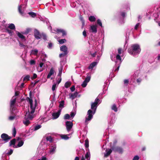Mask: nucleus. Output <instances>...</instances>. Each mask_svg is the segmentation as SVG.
<instances>
[{
    "instance_id": "f257e3e1",
    "label": "nucleus",
    "mask_w": 160,
    "mask_h": 160,
    "mask_svg": "<svg viewBox=\"0 0 160 160\" xmlns=\"http://www.w3.org/2000/svg\"><path fill=\"white\" fill-rule=\"evenodd\" d=\"M27 100L29 102L30 108H28V111L26 112L24 120H23V123L26 126H28L30 123V120H32L34 117V113L35 112L37 104L36 100L34 104H33V101L31 98H28Z\"/></svg>"
},
{
    "instance_id": "f03ea898",
    "label": "nucleus",
    "mask_w": 160,
    "mask_h": 160,
    "mask_svg": "<svg viewBox=\"0 0 160 160\" xmlns=\"http://www.w3.org/2000/svg\"><path fill=\"white\" fill-rule=\"evenodd\" d=\"M100 101L99 99L97 98L94 102L91 103V109L88 111L87 116L85 117L86 124H88L93 118V116L96 112L98 106L101 103V102H99Z\"/></svg>"
},
{
    "instance_id": "7ed1b4c3",
    "label": "nucleus",
    "mask_w": 160,
    "mask_h": 160,
    "mask_svg": "<svg viewBox=\"0 0 160 160\" xmlns=\"http://www.w3.org/2000/svg\"><path fill=\"white\" fill-rule=\"evenodd\" d=\"M141 50L140 45L138 44H135L131 45V48L128 49V51L133 56L137 57L140 53Z\"/></svg>"
},
{
    "instance_id": "20e7f679",
    "label": "nucleus",
    "mask_w": 160,
    "mask_h": 160,
    "mask_svg": "<svg viewBox=\"0 0 160 160\" xmlns=\"http://www.w3.org/2000/svg\"><path fill=\"white\" fill-rule=\"evenodd\" d=\"M111 58L112 61H115L116 66L117 67V68L115 69L114 71L115 72L118 71L119 69L120 64L122 61L120 56L119 54H118L116 56L115 54H113L111 55Z\"/></svg>"
},
{
    "instance_id": "39448f33",
    "label": "nucleus",
    "mask_w": 160,
    "mask_h": 160,
    "mask_svg": "<svg viewBox=\"0 0 160 160\" xmlns=\"http://www.w3.org/2000/svg\"><path fill=\"white\" fill-rule=\"evenodd\" d=\"M53 138L51 136H47L46 139H43L41 142L39 147L43 150H46L48 146V141L52 142L53 141Z\"/></svg>"
},
{
    "instance_id": "423d86ee",
    "label": "nucleus",
    "mask_w": 160,
    "mask_h": 160,
    "mask_svg": "<svg viewBox=\"0 0 160 160\" xmlns=\"http://www.w3.org/2000/svg\"><path fill=\"white\" fill-rule=\"evenodd\" d=\"M85 146L86 148H87L86 149V151H88L85 155V158L87 159V160H90V153L89 149L88 148L89 147V142L88 140H85Z\"/></svg>"
},
{
    "instance_id": "0eeeda50",
    "label": "nucleus",
    "mask_w": 160,
    "mask_h": 160,
    "mask_svg": "<svg viewBox=\"0 0 160 160\" xmlns=\"http://www.w3.org/2000/svg\"><path fill=\"white\" fill-rule=\"evenodd\" d=\"M56 148L57 145L56 144L52 143L50 145L48 153L50 155H52L54 154L56 151Z\"/></svg>"
},
{
    "instance_id": "6e6552de",
    "label": "nucleus",
    "mask_w": 160,
    "mask_h": 160,
    "mask_svg": "<svg viewBox=\"0 0 160 160\" xmlns=\"http://www.w3.org/2000/svg\"><path fill=\"white\" fill-rule=\"evenodd\" d=\"M16 97L14 96H13L10 101V109L12 110V111H13L15 109V103L16 102Z\"/></svg>"
},
{
    "instance_id": "1a4fd4ad",
    "label": "nucleus",
    "mask_w": 160,
    "mask_h": 160,
    "mask_svg": "<svg viewBox=\"0 0 160 160\" xmlns=\"http://www.w3.org/2000/svg\"><path fill=\"white\" fill-rule=\"evenodd\" d=\"M1 138L2 139H0V142L4 141L5 142H7L11 139V137L6 133L2 134L1 135Z\"/></svg>"
},
{
    "instance_id": "9d476101",
    "label": "nucleus",
    "mask_w": 160,
    "mask_h": 160,
    "mask_svg": "<svg viewBox=\"0 0 160 160\" xmlns=\"http://www.w3.org/2000/svg\"><path fill=\"white\" fill-rule=\"evenodd\" d=\"M73 125L72 122L71 121H68L66 122V126L68 132H69L72 131Z\"/></svg>"
},
{
    "instance_id": "9b49d317",
    "label": "nucleus",
    "mask_w": 160,
    "mask_h": 160,
    "mask_svg": "<svg viewBox=\"0 0 160 160\" xmlns=\"http://www.w3.org/2000/svg\"><path fill=\"white\" fill-rule=\"evenodd\" d=\"M16 33L18 36V37L21 39L22 42L24 43H26V39L22 33L18 31H16Z\"/></svg>"
},
{
    "instance_id": "f8f14e48",
    "label": "nucleus",
    "mask_w": 160,
    "mask_h": 160,
    "mask_svg": "<svg viewBox=\"0 0 160 160\" xmlns=\"http://www.w3.org/2000/svg\"><path fill=\"white\" fill-rule=\"evenodd\" d=\"M112 149L114 152H118L121 153H122L123 151L122 148L119 147H112Z\"/></svg>"
},
{
    "instance_id": "ddd939ff",
    "label": "nucleus",
    "mask_w": 160,
    "mask_h": 160,
    "mask_svg": "<svg viewBox=\"0 0 160 160\" xmlns=\"http://www.w3.org/2000/svg\"><path fill=\"white\" fill-rule=\"evenodd\" d=\"M34 35L35 38L37 39H40L41 38V35L39 31L36 29L34 30Z\"/></svg>"
},
{
    "instance_id": "4468645a",
    "label": "nucleus",
    "mask_w": 160,
    "mask_h": 160,
    "mask_svg": "<svg viewBox=\"0 0 160 160\" xmlns=\"http://www.w3.org/2000/svg\"><path fill=\"white\" fill-rule=\"evenodd\" d=\"M97 25L96 24L90 26V30L93 33H96L97 32Z\"/></svg>"
},
{
    "instance_id": "2eb2a0df",
    "label": "nucleus",
    "mask_w": 160,
    "mask_h": 160,
    "mask_svg": "<svg viewBox=\"0 0 160 160\" xmlns=\"http://www.w3.org/2000/svg\"><path fill=\"white\" fill-rule=\"evenodd\" d=\"M61 112V110H59L57 112L53 113L52 114V118L53 119H56L57 118L59 117Z\"/></svg>"
},
{
    "instance_id": "dca6fc26",
    "label": "nucleus",
    "mask_w": 160,
    "mask_h": 160,
    "mask_svg": "<svg viewBox=\"0 0 160 160\" xmlns=\"http://www.w3.org/2000/svg\"><path fill=\"white\" fill-rule=\"evenodd\" d=\"M23 6V5H19L18 7V10L19 13L22 16H25V13L24 12V10L23 8L22 10V6Z\"/></svg>"
},
{
    "instance_id": "f3484780",
    "label": "nucleus",
    "mask_w": 160,
    "mask_h": 160,
    "mask_svg": "<svg viewBox=\"0 0 160 160\" xmlns=\"http://www.w3.org/2000/svg\"><path fill=\"white\" fill-rule=\"evenodd\" d=\"M54 73L56 74V72L54 70V69L53 68H51L50 71L47 76V78H50L51 76L54 75Z\"/></svg>"
},
{
    "instance_id": "a211bd4d",
    "label": "nucleus",
    "mask_w": 160,
    "mask_h": 160,
    "mask_svg": "<svg viewBox=\"0 0 160 160\" xmlns=\"http://www.w3.org/2000/svg\"><path fill=\"white\" fill-rule=\"evenodd\" d=\"M56 32L58 33H62V36H64L66 35V31L62 29H56Z\"/></svg>"
},
{
    "instance_id": "6ab92c4d",
    "label": "nucleus",
    "mask_w": 160,
    "mask_h": 160,
    "mask_svg": "<svg viewBox=\"0 0 160 160\" xmlns=\"http://www.w3.org/2000/svg\"><path fill=\"white\" fill-rule=\"evenodd\" d=\"M78 92H76L73 93H71L69 94V98L72 100H73L77 97Z\"/></svg>"
},
{
    "instance_id": "aec40b11",
    "label": "nucleus",
    "mask_w": 160,
    "mask_h": 160,
    "mask_svg": "<svg viewBox=\"0 0 160 160\" xmlns=\"http://www.w3.org/2000/svg\"><path fill=\"white\" fill-rule=\"evenodd\" d=\"M98 62H92L91 63L88 69H89L92 70L94 67L96 66L98 64Z\"/></svg>"
},
{
    "instance_id": "412c9836",
    "label": "nucleus",
    "mask_w": 160,
    "mask_h": 160,
    "mask_svg": "<svg viewBox=\"0 0 160 160\" xmlns=\"http://www.w3.org/2000/svg\"><path fill=\"white\" fill-rule=\"evenodd\" d=\"M60 50L63 52L68 53V48L65 45H63L60 47Z\"/></svg>"
},
{
    "instance_id": "4be33fe9",
    "label": "nucleus",
    "mask_w": 160,
    "mask_h": 160,
    "mask_svg": "<svg viewBox=\"0 0 160 160\" xmlns=\"http://www.w3.org/2000/svg\"><path fill=\"white\" fill-rule=\"evenodd\" d=\"M112 149H106V152L104 153V156L105 157H107L112 152Z\"/></svg>"
},
{
    "instance_id": "5701e85b",
    "label": "nucleus",
    "mask_w": 160,
    "mask_h": 160,
    "mask_svg": "<svg viewBox=\"0 0 160 160\" xmlns=\"http://www.w3.org/2000/svg\"><path fill=\"white\" fill-rule=\"evenodd\" d=\"M23 143H24V141H23L21 140V141H20L18 142L17 146H13V147L15 148L20 147L22 146L23 145Z\"/></svg>"
},
{
    "instance_id": "b1692460",
    "label": "nucleus",
    "mask_w": 160,
    "mask_h": 160,
    "mask_svg": "<svg viewBox=\"0 0 160 160\" xmlns=\"http://www.w3.org/2000/svg\"><path fill=\"white\" fill-rule=\"evenodd\" d=\"M38 50L37 49H34V50H32L31 51V54L32 55L37 56L38 57Z\"/></svg>"
},
{
    "instance_id": "393cba45",
    "label": "nucleus",
    "mask_w": 160,
    "mask_h": 160,
    "mask_svg": "<svg viewBox=\"0 0 160 160\" xmlns=\"http://www.w3.org/2000/svg\"><path fill=\"white\" fill-rule=\"evenodd\" d=\"M64 100H62L59 102V108H61L60 110H62V109L64 108Z\"/></svg>"
},
{
    "instance_id": "a878e982",
    "label": "nucleus",
    "mask_w": 160,
    "mask_h": 160,
    "mask_svg": "<svg viewBox=\"0 0 160 160\" xmlns=\"http://www.w3.org/2000/svg\"><path fill=\"white\" fill-rule=\"evenodd\" d=\"M111 108L112 110L114 111L115 112L118 111V108L117 106L115 104H113L111 107Z\"/></svg>"
},
{
    "instance_id": "bb28decb",
    "label": "nucleus",
    "mask_w": 160,
    "mask_h": 160,
    "mask_svg": "<svg viewBox=\"0 0 160 160\" xmlns=\"http://www.w3.org/2000/svg\"><path fill=\"white\" fill-rule=\"evenodd\" d=\"M13 152V150H12V149L9 150H8V151L6 152H5L6 153H4L3 154V156H2V157H3V155H4L5 154L6 155L7 154L8 155H10Z\"/></svg>"
},
{
    "instance_id": "cd10ccee",
    "label": "nucleus",
    "mask_w": 160,
    "mask_h": 160,
    "mask_svg": "<svg viewBox=\"0 0 160 160\" xmlns=\"http://www.w3.org/2000/svg\"><path fill=\"white\" fill-rule=\"evenodd\" d=\"M62 70H63L62 66H60V68L58 69L59 73L58 75V76H59V77H61Z\"/></svg>"
},
{
    "instance_id": "c85d7f7f",
    "label": "nucleus",
    "mask_w": 160,
    "mask_h": 160,
    "mask_svg": "<svg viewBox=\"0 0 160 160\" xmlns=\"http://www.w3.org/2000/svg\"><path fill=\"white\" fill-rule=\"evenodd\" d=\"M70 134H68L67 135H62L61 136V138L62 139H64V140H68L69 139V138L68 136H70Z\"/></svg>"
},
{
    "instance_id": "c756f323",
    "label": "nucleus",
    "mask_w": 160,
    "mask_h": 160,
    "mask_svg": "<svg viewBox=\"0 0 160 160\" xmlns=\"http://www.w3.org/2000/svg\"><path fill=\"white\" fill-rule=\"evenodd\" d=\"M8 28L12 30H15V26L13 23L10 24L8 25Z\"/></svg>"
},
{
    "instance_id": "7c9ffc66",
    "label": "nucleus",
    "mask_w": 160,
    "mask_h": 160,
    "mask_svg": "<svg viewBox=\"0 0 160 160\" xmlns=\"http://www.w3.org/2000/svg\"><path fill=\"white\" fill-rule=\"evenodd\" d=\"M91 76L89 74H88L87 75V77L86 78L85 80H84L85 82L88 83L90 80Z\"/></svg>"
},
{
    "instance_id": "2f4dec72",
    "label": "nucleus",
    "mask_w": 160,
    "mask_h": 160,
    "mask_svg": "<svg viewBox=\"0 0 160 160\" xmlns=\"http://www.w3.org/2000/svg\"><path fill=\"white\" fill-rule=\"evenodd\" d=\"M18 42L19 45L20 47H22L24 48H25L26 47H28L27 45H25L23 44L22 43L21 41L20 42L19 40H18Z\"/></svg>"
},
{
    "instance_id": "473e14b6",
    "label": "nucleus",
    "mask_w": 160,
    "mask_h": 160,
    "mask_svg": "<svg viewBox=\"0 0 160 160\" xmlns=\"http://www.w3.org/2000/svg\"><path fill=\"white\" fill-rule=\"evenodd\" d=\"M89 20L91 22H93L95 21L96 18L93 16H90L89 17Z\"/></svg>"
},
{
    "instance_id": "72a5a7b5",
    "label": "nucleus",
    "mask_w": 160,
    "mask_h": 160,
    "mask_svg": "<svg viewBox=\"0 0 160 160\" xmlns=\"http://www.w3.org/2000/svg\"><path fill=\"white\" fill-rule=\"evenodd\" d=\"M30 76L29 75H27L23 78V81H27L30 80Z\"/></svg>"
},
{
    "instance_id": "f704fd0d",
    "label": "nucleus",
    "mask_w": 160,
    "mask_h": 160,
    "mask_svg": "<svg viewBox=\"0 0 160 160\" xmlns=\"http://www.w3.org/2000/svg\"><path fill=\"white\" fill-rule=\"evenodd\" d=\"M16 142V139H13L12 140H11L10 142H9V145L10 146H11L12 145H13L15 146V143Z\"/></svg>"
},
{
    "instance_id": "c9c22d12",
    "label": "nucleus",
    "mask_w": 160,
    "mask_h": 160,
    "mask_svg": "<svg viewBox=\"0 0 160 160\" xmlns=\"http://www.w3.org/2000/svg\"><path fill=\"white\" fill-rule=\"evenodd\" d=\"M16 130L15 127L13 128L12 130V134L14 137H15L16 136Z\"/></svg>"
},
{
    "instance_id": "e433bc0d",
    "label": "nucleus",
    "mask_w": 160,
    "mask_h": 160,
    "mask_svg": "<svg viewBox=\"0 0 160 160\" xmlns=\"http://www.w3.org/2000/svg\"><path fill=\"white\" fill-rule=\"evenodd\" d=\"M28 14L32 18H34L36 16V14L33 12H29Z\"/></svg>"
},
{
    "instance_id": "4c0bfd02",
    "label": "nucleus",
    "mask_w": 160,
    "mask_h": 160,
    "mask_svg": "<svg viewBox=\"0 0 160 160\" xmlns=\"http://www.w3.org/2000/svg\"><path fill=\"white\" fill-rule=\"evenodd\" d=\"M41 128V126L40 125H37L34 127V131H36Z\"/></svg>"
},
{
    "instance_id": "58836bf2",
    "label": "nucleus",
    "mask_w": 160,
    "mask_h": 160,
    "mask_svg": "<svg viewBox=\"0 0 160 160\" xmlns=\"http://www.w3.org/2000/svg\"><path fill=\"white\" fill-rule=\"evenodd\" d=\"M6 31L10 34V36H12L13 32L12 31L8 29H6Z\"/></svg>"
},
{
    "instance_id": "ea45409f",
    "label": "nucleus",
    "mask_w": 160,
    "mask_h": 160,
    "mask_svg": "<svg viewBox=\"0 0 160 160\" xmlns=\"http://www.w3.org/2000/svg\"><path fill=\"white\" fill-rule=\"evenodd\" d=\"M66 62V60H62L60 61L61 66H63L65 64Z\"/></svg>"
},
{
    "instance_id": "a19ab883",
    "label": "nucleus",
    "mask_w": 160,
    "mask_h": 160,
    "mask_svg": "<svg viewBox=\"0 0 160 160\" xmlns=\"http://www.w3.org/2000/svg\"><path fill=\"white\" fill-rule=\"evenodd\" d=\"M71 85V83L70 82H66L65 84V87L66 88H68Z\"/></svg>"
},
{
    "instance_id": "79ce46f5",
    "label": "nucleus",
    "mask_w": 160,
    "mask_h": 160,
    "mask_svg": "<svg viewBox=\"0 0 160 160\" xmlns=\"http://www.w3.org/2000/svg\"><path fill=\"white\" fill-rule=\"evenodd\" d=\"M129 80L128 79H125L124 80V84L125 86H127L128 84L129 83Z\"/></svg>"
},
{
    "instance_id": "37998d69",
    "label": "nucleus",
    "mask_w": 160,
    "mask_h": 160,
    "mask_svg": "<svg viewBox=\"0 0 160 160\" xmlns=\"http://www.w3.org/2000/svg\"><path fill=\"white\" fill-rule=\"evenodd\" d=\"M97 22L98 24L101 27H102V24L101 20L99 19H98L97 20Z\"/></svg>"
},
{
    "instance_id": "c03bdc74",
    "label": "nucleus",
    "mask_w": 160,
    "mask_h": 160,
    "mask_svg": "<svg viewBox=\"0 0 160 160\" xmlns=\"http://www.w3.org/2000/svg\"><path fill=\"white\" fill-rule=\"evenodd\" d=\"M66 41V40L65 39H61L58 41L59 42L60 44H63Z\"/></svg>"
},
{
    "instance_id": "a18cd8bd",
    "label": "nucleus",
    "mask_w": 160,
    "mask_h": 160,
    "mask_svg": "<svg viewBox=\"0 0 160 160\" xmlns=\"http://www.w3.org/2000/svg\"><path fill=\"white\" fill-rule=\"evenodd\" d=\"M29 63L30 65H34L35 64L36 62L35 60H31L29 61Z\"/></svg>"
},
{
    "instance_id": "49530a36",
    "label": "nucleus",
    "mask_w": 160,
    "mask_h": 160,
    "mask_svg": "<svg viewBox=\"0 0 160 160\" xmlns=\"http://www.w3.org/2000/svg\"><path fill=\"white\" fill-rule=\"evenodd\" d=\"M68 53L63 52V53H61L59 54V56L60 58L62 57H64L68 54Z\"/></svg>"
},
{
    "instance_id": "de8ad7c7",
    "label": "nucleus",
    "mask_w": 160,
    "mask_h": 160,
    "mask_svg": "<svg viewBox=\"0 0 160 160\" xmlns=\"http://www.w3.org/2000/svg\"><path fill=\"white\" fill-rule=\"evenodd\" d=\"M52 42H50L48 43V45L47 47L48 48L51 49L52 48Z\"/></svg>"
},
{
    "instance_id": "09e8293b",
    "label": "nucleus",
    "mask_w": 160,
    "mask_h": 160,
    "mask_svg": "<svg viewBox=\"0 0 160 160\" xmlns=\"http://www.w3.org/2000/svg\"><path fill=\"white\" fill-rule=\"evenodd\" d=\"M80 19L82 23V26H84L85 25V21L83 17H80Z\"/></svg>"
},
{
    "instance_id": "8fccbe9b",
    "label": "nucleus",
    "mask_w": 160,
    "mask_h": 160,
    "mask_svg": "<svg viewBox=\"0 0 160 160\" xmlns=\"http://www.w3.org/2000/svg\"><path fill=\"white\" fill-rule=\"evenodd\" d=\"M70 118V115L69 114H66L64 116V119H69Z\"/></svg>"
},
{
    "instance_id": "3c124183",
    "label": "nucleus",
    "mask_w": 160,
    "mask_h": 160,
    "mask_svg": "<svg viewBox=\"0 0 160 160\" xmlns=\"http://www.w3.org/2000/svg\"><path fill=\"white\" fill-rule=\"evenodd\" d=\"M87 83H88L87 82H85L84 81L82 84V86L83 88L85 87L86 86Z\"/></svg>"
},
{
    "instance_id": "603ef678",
    "label": "nucleus",
    "mask_w": 160,
    "mask_h": 160,
    "mask_svg": "<svg viewBox=\"0 0 160 160\" xmlns=\"http://www.w3.org/2000/svg\"><path fill=\"white\" fill-rule=\"evenodd\" d=\"M120 15L122 16L123 18H124L126 16V13L124 12H120Z\"/></svg>"
},
{
    "instance_id": "864d4df0",
    "label": "nucleus",
    "mask_w": 160,
    "mask_h": 160,
    "mask_svg": "<svg viewBox=\"0 0 160 160\" xmlns=\"http://www.w3.org/2000/svg\"><path fill=\"white\" fill-rule=\"evenodd\" d=\"M43 54V55L45 57V58L47 57V55L46 54H45L44 52L43 51H41L39 52V54Z\"/></svg>"
},
{
    "instance_id": "5fc2aeb1",
    "label": "nucleus",
    "mask_w": 160,
    "mask_h": 160,
    "mask_svg": "<svg viewBox=\"0 0 160 160\" xmlns=\"http://www.w3.org/2000/svg\"><path fill=\"white\" fill-rule=\"evenodd\" d=\"M15 118V116H10L9 117L8 119L10 121L13 120Z\"/></svg>"
},
{
    "instance_id": "6e6d98bb",
    "label": "nucleus",
    "mask_w": 160,
    "mask_h": 160,
    "mask_svg": "<svg viewBox=\"0 0 160 160\" xmlns=\"http://www.w3.org/2000/svg\"><path fill=\"white\" fill-rule=\"evenodd\" d=\"M140 26V23H137L135 26L134 29L135 30H137Z\"/></svg>"
},
{
    "instance_id": "4d7b16f0",
    "label": "nucleus",
    "mask_w": 160,
    "mask_h": 160,
    "mask_svg": "<svg viewBox=\"0 0 160 160\" xmlns=\"http://www.w3.org/2000/svg\"><path fill=\"white\" fill-rule=\"evenodd\" d=\"M139 157L138 155L135 156L133 158L132 160H138Z\"/></svg>"
},
{
    "instance_id": "13d9d810",
    "label": "nucleus",
    "mask_w": 160,
    "mask_h": 160,
    "mask_svg": "<svg viewBox=\"0 0 160 160\" xmlns=\"http://www.w3.org/2000/svg\"><path fill=\"white\" fill-rule=\"evenodd\" d=\"M56 87V84L54 83L52 87V90L53 91H54L55 90Z\"/></svg>"
},
{
    "instance_id": "bf43d9fd",
    "label": "nucleus",
    "mask_w": 160,
    "mask_h": 160,
    "mask_svg": "<svg viewBox=\"0 0 160 160\" xmlns=\"http://www.w3.org/2000/svg\"><path fill=\"white\" fill-rule=\"evenodd\" d=\"M47 159L46 157L43 156L41 157L40 159H38L37 160H47Z\"/></svg>"
},
{
    "instance_id": "052dcab7",
    "label": "nucleus",
    "mask_w": 160,
    "mask_h": 160,
    "mask_svg": "<svg viewBox=\"0 0 160 160\" xmlns=\"http://www.w3.org/2000/svg\"><path fill=\"white\" fill-rule=\"evenodd\" d=\"M90 54L91 55L92 57H95L97 55V52H95L94 53H92L91 52H90Z\"/></svg>"
},
{
    "instance_id": "680f3d73",
    "label": "nucleus",
    "mask_w": 160,
    "mask_h": 160,
    "mask_svg": "<svg viewBox=\"0 0 160 160\" xmlns=\"http://www.w3.org/2000/svg\"><path fill=\"white\" fill-rule=\"evenodd\" d=\"M75 114L76 113L75 112H72L70 115L71 117L72 118H73L75 116Z\"/></svg>"
},
{
    "instance_id": "e2e57ef3",
    "label": "nucleus",
    "mask_w": 160,
    "mask_h": 160,
    "mask_svg": "<svg viewBox=\"0 0 160 160\" xmlns=\"http://www.w3.org/2000/svg\"><path fill=\"white\" fill-rule=\"evenodd\" d=\"M42 38L44 40H47V36L45 34H42Z\"/></svg>"
},
{
    "instance_id": "0e129e2a",
    "label": "nucleus",
    "mask_w": 160,
    "mask_h": 160,
    "mask_svg": "<svg viewBox=\"0 0 160 160\" xmlns=\"http://www.w3.org/2000/svg\"><path fill=\"white\" fill-rule=\"evenodd\" d=\"M37 75L35 73H33V77L32 78V79H34L37 78Z\"/></svg>"
},
{
    "instance_id": "69168bd1",
    "label": "nucleus",
    "mask_w": 160,
    "mask_h": 160,
    "mask_svg": "<svg viewBox=\"0 0 160 160\" xmlns=\"http://www.w3.org/2000/svg\"><path fill=\"white\" fill-rule=\"evenodd\" d=\"M70 90L72 92H73L75 90V87L74 86H73L70 88Z\"/></svg>"
},
{
    "instance_id": "338daca9",
    "label": "nucleus",
    "mask_w": 160,
    "mask_h": 160,
    "mask_svg": "<svg viewBox=\"0 0 160 160\" xmlns=\"http://www.w3.org/2000/svg\"><path fill=\"white\" fill-rule=\"evenodd\" d=\"M82 34L84 37L87 36V33L85 30H84L82 32Z\"/></svg>"
},
{
    "instance_id": "774afa93",
    "label": "nucleus",
    "mask_w": 160,
    "mask_h": 160,
    "mask_svg": "<svg viewBox=\"0 0 160 160\" xmlns=\"http://www.w3.org/2000/svg\"><path fill=\"white\" fill-rule=\"evenodd\" d=\"M61 77H60L57 81V82L58 84H59L61 82Z\"/></svg>"
}]
</instances>
